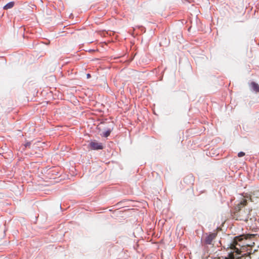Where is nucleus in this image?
<instances>
[{
    "instance_id": "0eeeda50",
    "label": "nucleus",
    "mask_w": 259,
    "mask_h": 259,
    "mask_svg": "<svg viewBox=\"0 0 259 259\" xmlns=\"http://www.w3.org/2000/svg\"><path fill=\"white\" fill-rule=\"evenodd\" d=\"M187 180H189L190 182H192L193 181V176H188V177H186L185 179H184V181H187Z\"/></svg>"
},
{
    "instance_id": "ddd939ff",
    "label": "nucleus",
    "mask_w": 259,
    "mask_h": 259,
    "mask_svg": "<svg viewBox=\"0 0 259 259\" xmlns=\"http://www.w3.org/2000/svg\"><path fill=\"white\" fill-rule=\"evenodd\" d=\"M90 77H91L90 74H87V77L89 78H90Z\"/></svg>"
},
{
    "instance_id": "7ed1b4c3",
    "label": "nucleus",
    "mask_w": 259,
    "mask_h": 259,
    "mask_svg": "<svg viewBox=\"0 0 259 259\" xmlns=\"http://www.w3.org/2000/svg\"><path fill=\"white\" fill-rule=\"evenodd\" d=\"M216 235H217L215 233L210 234L206 237L205 239V243L206 244H211L213 240L215 238Z\"/></svg>"
},
{
    "instance_id": "f257e3e1",
    "label": "nucleus",
    "mask_w": 259,
    "mask_h": 259,
    "mask_svg": "<svg viewBox=\"0 0 259 259\" xmlns=\"http://www.w3.org/2000/svg\"><path fill=\"white\" fill-rule=\"evenodd\" d=\"M256 234H246L235 237L227 247V250H230L229 257H225V259H241V257H236L235 255L241 254L245 246H253L256 241Z\"/></svg>"
},
{
    "instance_id": "1a4fd4ad",
    "label": "nucleus",
    "mask_w": 259,
    "mask_h": 259,
    "mask_svg": "<svg viewBox=\"0 0 259 259\" xmlns=\"http://www.w3.org/2000/svg\"><path fill=\"white\" fill-rule=\"evenodd\" d=\"M110 133H111V131L110 130H108V131L105 132L104 133L103 135H104V137H108L110 135Z\"/></svg>"
},
{
    "instance_id": "39448f33",
    "label": "nucleus",
    "mask_w": 259,
    "mask_h": 259,
    "mask_svg": "<svg viewBox=\"0 0 259 259\" xmlns=\"http://www.w3.org/2000/svg\"><path fill=\"white\" fill-rule=\"evenodd\" d=\"M251 89L256 93L259 92V85L254 81H252L249 84Z\"/></svg>"
},
{
    "instance_id": "9d476101",
    "label": "nucleus",
    "mask_w": 259,
    "mask_h": 259,
    "mask_svg": "<svg viewBox=\"0 0 259 259\" xmlns=\"http://www.w3.org/2000/svg\"><path fill=\"white\" fill-rule=\"evenodd\" d=\"M244 155H245V153H244L243 152H240L238 154V156L239 157H242Z\"/></svg>"
},
{
    "instance_id": "423d86ee",
    "label": "nucleus",
    "mask_w": 259,
    "mask_h": 259,
    "mask_svg": "<svg viewBox=\"0 0 259 259\" xmlns=\"http://www.w3.org/2000/svg\"><path fill=\"white\" fill-rule=\"evenodd\" d=\"M14 6V2H11L9 3H8L7 5H6L4 7V9L5 10H8V9H11L12 8H13Z\"/></svg>"
},
{
    "instance_id": "6e6552de",
    "label": "nucleus",
    "mask_w": 259,
    "mask_h": 259,
    "mask_svg": "<svg viewBox=\"0 0 259 259\" xmlns=\"http://www.w3.org/2000/svg\"><path fill=\"white\" fill-rule=\"evenodd\" d=\"M251 253H250V252H247L246 253H245L244 255H242L241 256V257H246V256H248L250 259L252 257L251 256Z\"/></svg>"
},
{
    "instance_id": "f8f14e48",
    "label": "nucleus",
    "mask_w": 259,
    "mask_h": 259,
    "mask_svg": "<svg viewBox=\"0 0 259 259\" xmlns=\"http://www.w3.org/2000/svg\"><path fill=\"white\" fill-rule=\"evenodd\" d=\"M237 220L247 221V218H237Z\"/></svg>"
},
{
    "instance_id": "f03ea898",
    "label": "nucleus",
    "mask_w": 259,
    "mask_h": 259,
    "mask_svg": "<svg viewBox=\"0 0 259 259\" xmlns=\"http://www.w3.org/2000/svg\"><path fill=\"white\" fill-rule=\"evenodd\" d=\"M89 145L92 150H100L103 149V146L102 143L96 141H91Z\"/></svg>"
},
{
    "instance_id": "20e7f679",
    "label": "nucleus",
    "mask_w": 259,
    "mask_h": 259,
    "mask_svg": "<svg viewBox=\"0 0 259 259\" xmlns=\"http://www.w3.org/2000/svg\"><path fill=\"white\" fill-rule=\"evenodd\" d=\"M247 204V201L245 199L242 200L235 207L236 210H238L239 212H237V215L238 214L242 213V212L240 211L241 208L245 206Z\"/></svg>"
},
{
    "instance_id": "9b49d317",
    "label": "nucleus",
    "mask_w": 259,
    "mask_h": 259,
    "mask_svg": "<svg viewBox=\"0 0 259 259\" xmlns=\"http://www.w3.org/2000/svg\"><path fill=\"white\" fill-rule=\"evenodd\" d=\"M30 144H31V143H30V142H27V143H26L25 144L24 146H25V147L26 148H27V147H29H29H30Z\"/></svg>"
}]
</instances>
